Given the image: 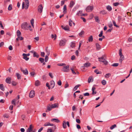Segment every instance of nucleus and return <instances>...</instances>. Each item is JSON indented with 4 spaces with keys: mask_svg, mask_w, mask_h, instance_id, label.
Here are the masks:
<instances>
[{
    "mask_svg": "<svg viewBox=\"0 0 132 132\" xmlns=\"http://www.w3.org/2000/svg\"><path fill=\"white\" fill-rule=\"evenodd\" d=\"M29 5V4H26L24 6V8L26 9H27Z\"/></svg>",
    "mask_w": 132,
    "mask_h": 132,
    "instance_id": "nucleus-59",
    "label": "nucleus"
},
{
    "mask_svg": "<svg viewBox=\"0 0 132 132\" xmlns=\"http://www.w3.org/2000/svg\"><path fill=\"white\" fill-rule=\"evenodd\" d=\"M63 13L64 14H65L67 12V6L66 5H64V6L63 8Z\"/></svg>",
    "mask_w": 132,
    "mask_h": 132,
    "instance_id": "nucleus-21",
    "label": "nucleus"
},
{
    "mask_svg": "<svg viewBox=\"0 0 132 132\" xmlns=\"http://www.w3.org/2000/svg\"><path fill=\"white\" fill-rule=\"evenodd\" d=\"M112 22H113V24L115 26H116V27H119V26H118L116 24V22L114 20H113L112 21Z\"/></svg>",
    "mask_w": 132,
    "mask_h": 132,
    "instance_id": "nucleus-47",
    "label": "nucleus"
},
{
    "mask_svg": "<svg viewBox=\"0 0 132 132\" xmlns=\"http://www.w3.org/2000/svg\"><path fill=\"white\" fill-rule=\"evenodd\" d=\"M96 88L94 87H93L92 88V94L93 95L95 94L96 93V91L95 90Z\"/></svg>",
    "mask_w": 132,
    "mask_h": 132,
    "instance_id": "nucleus-15",
    "label": "nucleus"
},
{
    "mask_svg": "<svg viewBox=\"0 0 132 132\" xmlns=\"http://www.w3.org/2000/svg\"><path fill=\"white\" fill-rule=\"evenodd\" d=\"M120 59L119 60V62L121 63L122 62V61L124 60V57L123 55H120Z\"/></svg>",
    "mask_w": 132,
    "mask_h": 132,
    "instance_id": "nucleus-14",
    "label": "nucleus"
},
{
    "mask_svg": "<svg viewBox=\"0 0 132 132\" xmlns=\"http://www.w3.org/2000/svg\"><path fill=\"white\" fill-rule=\"evenodd\" d=\"M106 9L109 11H110L112 9L111 6L110 5H108L106 6Z\"/></svg>",
    "mask_w": 132,
    "mask_h": 132,
    "instance_id": "nucleus-20",
    "label": "nucleus"
},
{
    "mask_svg": "<svg viewBox=\"0 0 132 132\" xmlns=\"http://www.w3.org/2000/svg\"><path fill=\"white\" fill-rule=\"evenodd\" d=\"M103 34V31H101L100 34L98 35L99 37H102Z\"/></svg>",
    "mask_w": 132,
    "mask_h": 132,
    "instance_id": "nucleus-57",
    "label": "nucleus"
},
{
    "mask_svg": "<svg viewBox=\"0 0 132 132\" xmlns=\"http://www.w3.org/2000/svg\"><path fill=\"white\" fill-rule=\"evenodd\" d=\"M17 36L19 37L21 35V33L19 30H17Z\"/></svg>",
    "mask_w": 132,
    "mask_h": 132,
    "instance_id": "nucleus-31",
    "label": "nucleus"
},
{
    "mask_svg": "<svg viewBox=\"0 0 132 132\" xmlns=\"http://www.w3.org/2000/svg\"><path fill=\"white\" fill-rule=\"evenodd\" d=\"M94 72L95 73H96L97 74H101V72L99 71L98 69L95 70Z\"/></svg>",
    "mask_w": 132,
    "mask_h": 132,
    "instance_id": "nucleus-35",
    "label": "nucleus"
},
{
    "mask_svg": "<svg viewBox=\"0 0 132 132\" xmlns=\"http://www.w3.org/2000/svg\"><path fill=\"white\" fill-rule=\"evenodd\" d=\"M40 85V81L38 80H36L35 83V85L36 86H38Z\"/></svg>",
    "mask_w": 132,
    "mask_h": 132,
    "instance_id": "nucleus-25",
    "label": "nucleus"
},
{
    "mask_svg": "<svg viewBox=\"0 0 132 132\" xmlns=\"http://www.w3.org/2000/svg\"><path fill=\"white\" fill-rule=\"evenodd\" d=\"M48 56L47 55H46L45 56V62H46L48 60Z\"/></svg>",
    "mask_w": 132,
    "mask_h": 132,
    "instance_id": "nucleus-54",
    "label": "nucleus"
},
{
    "mask_svg": "<svg viewBox=\"0 0 132 132\" xmlns=\"http://www.w3.org/2000/svg\"><path fill=\"white\" fill-rule=\"evenodd\" d=\"M93 9V6H88L86 8V10L87 12H90L92 11Z\"/></svg>",
    "mask_w": 132,
    "mask_h": 132,
    "instance_id": "nucleus-4",
    "label": "nucleus"
},
{
    "mask_svg": "<svg viewBox=\"0 0 132 132\" xmlns=\"http://www.w3.org/2000/svg\"><path fill=\"white\" fill-rule=\"evenodd\" d=\"M50 122H46L44 125V126H50Z\"/></svg>",
    "mask_w": 132,
    "mask_h": 132,
    "instance_id": "nucleus-46",
    "label": "nucleus"
},
{
    "mask_svg": "<svg viewBox=\"0 0 132 132\" xmlns=\"http://www.w3.org/2000/svg\"><path fill=\"white\" fill-rule=\"evenodd\" d=\"M105 55H103L101 57L98 58V61L103 62L104 64L106 65L108 64V62L105 60Z\"/></svg>",
    "mask_w": 132,
    "mask_h": 132,
    "instance_id": "nucleus-1",
    "label": "nucleus"
},
{
    "mask_svg": "<svg viewBox=\"0 0 132 132\" xmlns=\"http://www.w3.org/2000/svg\"><path fill=\"white\" fill-rule=\"evenodd\" d=\"M57 105V104L56 103H55L53 104H52L51 105L52 106V108H58V106Z\"/></svg>",
    "mask_w": 132,
    "mask_h": 132,
    "instance_id": "nucleus-27",
    "label": "nucleus"
},
{
    "mask_svg": "<svg viewBox=\"0 0 132 132\" xmlns=\"http://www.w3.org/2000/svg\"><path fill=\"white\" fill-rule=\"evenodd\" d=\"M22 56H23V58L26 60L28 61L29 59V58L27 57L26 55H23V53L22 54Z\"/></svg>",
    "mask_w": 132,
    "mask_h": 132,
    "instance_id": "nucleus-29",
    "label": "nucleus"
},
{
    "mask_svg": "<svg viewBox=\"0 0 132 132\" xmlns=\"http://www.w3.org/2000/svg\"><path fill=\"white\" fill-rule=\"evenodd\" d=\"M66 124V121H63L62 123V126L63 128L65 129L67 127Z\"/></svg>",
    "mask_w": 132,
    "mask_h": 132,
    "instance_id": "nucleus-18",
    "label": "nucleus"
},
{
    "mask_svg": "<svg viewBox=\"0 0 132 132\" xmlns=\"http://www.w3.org/2000/svg\"><path fill=\"white\" fill-rule=\"evenodd\" d=\"M16 99H14L11 102L12 104H14L15 105V102L16 101Z\"/></svg>",
    "mask_w": 132,
    "mask_h": 132,
    "instance_id": "nucleus-48",
    "label": "nucleus"
},
{
    "mask_svg": "<svg viewBox=\"0 0 132 132\" xmlns=\"http://www.w3.org/2000/svg\"><path fill=\"white\" fill-rule=\"evenodd\" d=\"M69 85L68 84V82H67L65 84V85L64 86V87L65 88H67L68 87H69Z\"/></svg>",
    "mask_w": 132,
    "mask_h": 132,
    "instance_id": "nucleus-63",
    "label": "nucleus"
},
{
    "mask_svg": "<svg viewBox=\"0 0 132 132\" xmlns=\"http://www.w3.org/2000/svg\"><path fill=\"white\" fill-rule=\"evenodd\" d=\"M47 47H46V48L45 50L46 52L47 55V56H48L50 54V52L49 51H48L47 50Z\"/></svg>",
    "mask_w": 132,
    "mask_h": 132,
    "instance_id": "nucleus-36",
    "label": "nucleus"
},
{
    "mask_svg": "<svg viewBox=\"0 0 132 132\" xmlns=\"http://www.w3.org/2000/svg\"><path fill=\"white\" fill-rule=\"evenodd\" d=\"M20 70L21 71L23 72L24 75H28V72L27 69H26L24 70L22 68H21Z\"/></svg>",
    "mask_w": 132,
    "mask_h": 132,
    "instance_id": "nucleus-6",
    "label": "nucleus"
},
{
    "mask_svg": "<svg viewBox=\"0 0 132 132\" xmlns=\"http://www.w3.org/2000/svg\"><path fill=\"white\" fill-rule=\"evenodd\" d=\"M82 11H79V12H78L77 13V15L78 16H81L82 15Z\"/></svg>",
    "mask_w": 132,
    "mask_h": 132,
    "instance_id": "nucleus-40",
    "label": "nucleus"
},
{
    "mask_svg": "<svg viewBox=\"0 0 132 132\" xmlns=\"http://www.w3.org/2000/svg\"><path fill=\"white\" fill-rule=\"evenodd\" d=\"M28 23L26 22H24L21 25V28L22 29L28 30Z\"/></svg>",
    "mask_w": 132,
    "mask_h": 132,
    "instance_id": "nucleus-3",
    "label": "nucleus"
},
{
    "mask_svg": "<svg viewBox=\"0 0 132 132\" xmlns=\"http://www.w3.org/2000/svg\"><path fill=\"white\" fill-rule=\"evenodd\" d=\"M0 88L3 91L4 90V87L3 84H2L0 85Z\"/></svg>",
    "mask_w": 132,
    "mask_h": 132,
    "instance_id": "nucleus-26",
    "label": "nucleus"
},
{
    "mask_svg": "<svg viewBox=\"0 0 132 132\" xmlns=\"http://www.w3.org/2000/svg\"><path fill=\"white\" fill-rule=\"evenodd\" d=\"M69 66L68 65L64 67H63L62 69V70L64 72H68L69 71Z\"/></svg>",
    "mask_w": 132,
    "mask_h": 132,
    "instance_id": "nucleus-5",
    "label": "nucleus"
},
{
    "mask_svg": "<svg viewBox=\"0 0 132 132\" xmlns=\"http://www.w3.org/2000/svg\"><path fill=\"white\" fill-rule=\"evenodd\" d=\"M118 21L120 22L122 19V17L121 16H118Z\"/></svg>",
    "mask_w": 132,
    "mask_h": 132,
    "instance_id": "nucleus-56",
    "label": "nucleus"
},
{
    "mask_svg": "<svg viewBox=\"0 0 132 132\" xmlns=\"http://www.w3.org/2000/svg\"><path fill=\"white\" fill-rule=\"evenodd\" d=\"M107 13L104 10H103L100 12V14L104 15Z\"/></svg>",
    "mask_w": 132,
    "mask_h": 132,
    "instance_id": "nucleus-28",
    "label": "nucleus"
},
{
    "mask_svg": "<svg viewBox=\"0 0 132 132\" xmlns=\"http://www.w3.org/2000/svg\"><path fill=\"white\" fill-rule=\"evenodd\" d=\"M12 5L11 4H10L9 5L8 8V10L9 11H11L12 10Z\"/></svg>",
    "mask_w": 132,
    "mask_h": 132,
    "instance_id": "nucleus-53",
    "label": "nucleus"
},
{
    "mask_svg": "<svg viewBox=\"0 0 132 132\" xmlns=\"http://www.w3.org/2000/svg\"><path fill=\"white\" fill-rule=\"evenodd\" d=\"M10 0H4V4L5 5L7 4L8 2H9Z\"/></svg>",
    "mask_w": 132,
    "mask_h": 132,
    "instance_id": "nucleus-42",
    "label": "nucleus"
},
{
    "mask_svg": "<svg viewBox=\"0 0 132 132\" xmlns=\"http://www.w3.org/2000/svg\"><path fill=\"white\" fill-rule=\"evenodd\" d=\"M50 86L52 87V88H53L54 86H55V82L53 80H52L51 81Z\"/></svg>",
    "mask_w": 132,
    "mask_h": 132,
    "instance_id": "nucleus-13",
    "label": "nucleus"
},
{
    "mask_svg": "<svg viewBox=\"0 0 132 132\" xmlns=\"http://www.w3.org/2000/svg\"><path fill=\"white\" fill-rule=\"evenodd\" d=\"M31 76L32 77H34V75H35V73L34 72H31L30 73Z\"/></svg>",
    "mask_w": 132,
    "mask_h": 132,
    "instance_id": "nucleus-51",
    "label": "nucleus"
},
{
    "mask_svg": "<svg viewBox=\"0 0 132 132\" xmlns=\"http://www.w3.org/2000/svg\"><path fill=\"white\" fill-rule=\"evenodd\" d=\"M84 31L82 30L81 32L79 34V35L80 37H81V36L84 34Z\"/></svg>",
    "mask_w": 132,
    "mask_h": 132,
    "instance_id": "nucleus-41",
    "label": "nucleus"
},
{
    "mask_svg": "<svg viewBox=\"0 0 132 132\" xmlns=\"http://www.w3.org/2000/svg\"><path fill=\"white\" fill-rule=\"evenodd\" d=\"M51 38H54V40H55L56 38V34H52L51 35Z\"/></svg>",
    "mask_w": 132,
    "mask_h": 132,
    "instance_id": "nucleus-38",
    "label": "nucleus"
},
{
    "mask_svg": "<svg viewBox=\"0 0 132 132\" xmlns=\"http://www.w3.org/2000/svg\"><path fill=\"white\" fill-rule=\"evenodd\" d=\"M33 56L34 57H36L37 58H38L39 56V55L36 52L34 53L33 54Z\"/></svg>",
    "mask_w": 132,
    "mask_h": 132,
    "instance_id": "nucleus-24",
    "label": "nucleus"
},
{
    "mask_svg": "<svg viewBox=\"0 0 132 132\" xmlns=\"http://www.w3.org/2000/svg\"><path fill=\"white\" fill-rule=\"evenodd\" d=\"M75 46V43H74L72 42L70 45L71 47L72 48L74 47Z\"/></svg>",
    "mask_w": 132,
    "mask_h": 132,
    "instance_id": "nucleus-52",
    "label": "nucleus"
},
{
    "mask_svg": "<svg viewBox=\"0 0 132 132\" xmlns=\"http://www.w3.org/2000/svg\"><path fill=\"white\" fill-rule=\"evenodd\" d=\"M62 28L66 31H69V27L68 25L66 26H61Z\"/></svg>",
    "mask_w": 132,
    "mask_h": 132,
    "instance_id": "nucleus-8",
    "label": "nucleus"
},
{
    "mask_svg": "<svg viewBox=\"0 0 132 132\" xmlns=\"http://www.w3.org/2000/svg\"><path fill=\"white\" fill-rule=\"evenodd\" d=\"M43 7L42 4H40L38 6V11L39 12L41 13L43 11Z\"/></svg>",
    "mask_w": 132,
    "mask_h": 132,
    "instance_id": "nucleus-2",
    "label": "nucleus"
},
{
    "mask_svg": "<svg viewBox=\"0 0 132 132\" xmlns=\"http://www.w3.org/2000/svg\"><path fill=\"white\" fill-rule=\"evenodd\" d=\"M34 20L33 19H31L30 21V22L31 25L32 27H34Z\"/></svg>",
    "mask_w": 132,
    "mask_h": 132,
    "instance_id": "nucleus-43",
    "label": "nucleus"
},
{
    "mask_svg": "<svg viewBox=\"0 0 132 132\" xmlns=\"http://www.w3.org/2000/svg\"><path fill=\"white\" fill-rule=\"evenodd\" d=\"M39 61L41 62V63H43L44 61V59L43 58H39Z\"/></svg>",
    "mask_w": 132,
    "mask_h": 132,
    "instance_id": "nucleus-37",
    "label": "nucleus"
},
{
    "mask_svg": "<svg viewBox=\"0 0 132 132\" xmlns=\"http://www.w3.org/2000/svg\"><path fill=\"white\" fill-rule=\"evenodd\" d=\"M11 78L8 77L6 79L5 81L7 83L10 84L11 83Z\"/></svg>",
    "mask_w": 132,
    "mask_h": 132,
    "instance_id": "nucleus-11",
    "label": "nucleus"
},
{
    "mask_svg": "<svg viewBox=\"0 0 132 132\" xmlns=\"http://www.w3.org/2000/svg\"><path fill=\"white\" fill-rule=\"evenodd\" d=\"M66 41L65 39L61 40L60 42L59 45L60 46H64L65 44Z\"/></svg>",
    "mask_w": 132,
    "mask_h": 132,
    "instance_id": "nucleus-7",
    "label": "nucleus"
},
{
    "mask_svg": "<svg viewBox=\"0 0 132 132\" xmlns=\"http://www.w3.org/2000/svg\"><path fill=\"white\" fill-rule=\"evenodd\" d=\"M33 128V127H32V125H30L29 127L27 130V132H31L32 130H33V129H32Z\"/></svg>",
    "mask_w": 132,
    "mask_h": 132,
    "instance_id": "nucleus-10",
    "label": "nucleus"
},
{
    "mask_svg": "<svg viewBox=\"0 0 132 132\" xmlns=\"http://www.w3.org/2000/svg\"><path fill=\"white\" fill-rule=\"evenodd\" d=\"M16 76L18 79H21V76L19 73H16Z\"/></svg>",
    "mask_w": 132,
    "mask_h": 132,
    "instance_id": "nucleus-17",
    "label": "nucleus"
},
{
    "mask_svg": "<svg viewBox=\"0 0 132 132\" xmlns=\"http://www.w3.org/2000/svg\"><path fill=\"white\" fill-rule=\"evenodd\" d=\"M52 108L51 105L50 104L48 105L47 106V110H46V112H47V110H48V111H51L52 109Z\"/></svg>",
    "mask_w": 132,
    "mask_h": 132,
    "instance_id": "nucleus-16",
    "label": "nucleus"
},
{
    "mask_svg": "<svg viewBox=\"0 0 132 132\" xmlns=\"http://www.w3.org/2000/svg\"><path fill=\"white\" fill-rule=\"evenodd\" d=\"M12 84L13 85L16 86L17 84V83L15 81H13L12 82Z\"/></svg>",
    "mask_w": 132,
    "mask_h": 132,
    "instance_id": "nucleus-60",
    "label": "nucleus"
},
{
    "mask_svg": "<svg viewBox=\"0 0 132 132\" xmlns=\"http://www.w3.org/2000/svg\"><path fill=\"white\" fill-rule=\"evenodd\" d=\"M3 117L4 118H9V116L8 114L6 113H5L3 115Z\"/></svg>",
    "mask_w": 132,
    "mask_h": 132,
    "instance_id": "nucleus-39",
    "label": "nucleus"
},
{
    "mask_svg": "<svg viewBox=\"0 0 132 132\" xmlns=\"http://www.w3.org/2000/svg\"><path fill=\"white\" fill-rule=\"evenodd\" d=\"M47 132H54V131H52V129H51L49 128L48 129Z\"/></svg>",
    "mask_w": 132,
    "mask_h": 132,
    "instance_id": "nucleus-64",
    "label": "nucleus"
},
{
    "mask_svg": "<svg viewBox=\"0 0 132 132\" xmlns=\"http://www.w3.org/2000/svg\"><path fill=\"white\" fill-rule=\"evenodd\" d=\"M96 49L97 50H99L101 49V47L100 44L98 43H96Z\"/></svg>",
    "mask_w": 132,
    "mask_h": 132,
    "instance_id": "nucleus-22",
    "label": "nucleus"
},
{
    "mask_svg": "<svg viewBox=\"0 0 132 132\" xmlns=\"http://www.w3.org/2000/svg\"><path fill=\"white\" fill-rule=\"evenodd\" d=\"M119 65L118 63H114L112 65L113 67H117Z\"/></svg>",
    "mask_w": 132,
    "mask_h": 132,
    "instance_id": "nucleus-55",
    "label": "nucleus"
},
{
    "mask_svg": "<svg viewBox=\"0 0 132 132\" xmlns=\"http://www.w3.org/2000/svg\"><path fill=\"white\" fill-rule=\"evenodd\" d=\"M91 64L89 62H87L85 63L84 64V67L88 68L90 66Z\"/></svg>",
    "mask_w": 132,
    "mask_h": 132,
    "instance_id": "nucleus-12",
    "label": "nucleus"
},
{
    "mask_svg": "<svg viewBox=\"0 0 132 132\" xmlns=\"http://www.w3.org/2000/svg\"><path fill=\"white\" fill-rule=\"evenodd\" d=\"M50 126H54V127H52L53 129V130H55V129H56V126H55V125L54 124H51L50 123Z\"/></svg>",
    "mask_w": 132,
    "mask_h": 132,
    "instance_id": "nucleus-45",
    "label": "nucleus"
},
{
    "mask_svg": "<svg viewBox=\"0 0 132 132\" xmlns=\"http://www.w3.org/2000/svg\"><path fill=\"white\" fill-rule=\"evenodd\" d=\"M119 4V3L118 2H116L114 3L113 4V5L115 6H118Z\"/></svg>",
    "mask_w": 132,
    "mask_h": 132,
    "instance_id": "nucleus-61",
    "label": "nucleus"
},
{
    "mask_svg": "<svg viewBox=\"0 0 132 132\" xmlns=\"http://www.w3.org/2000/svg\"><path fill=\"white\" fill-rule=\"evenodd\" d=\"M95 19V21L97 22H99L100 21L99 20V18L98 16H95L94 17Z\"/></svg>",
    "mask_w": 132,
    "mask_h": 132,
    "instance_id": "nucleus-34",
    "label": "nucleus"
},
{
    "mask_svg": "<svg viewBox=\"0 0 132 132\" xmlns=\"http://www.w3.org/2000/svg\"><path fill=\"white\" fill-rule=\"evenodd\" d=\"M35 96V92L34 90H31L29 93V96L30 98L33 97Z\"/></svg>",
    "mask_w": 132,
    "mask_h": 132,
    "instance_id": "nucleus-9",
    "label": "nucleus"
},
{
    "mask_svg": "<svg viewBox=\"0 0 132 132\" xmlns=\"http://www.w3.org/2000/svg\"><path fill=\"white\" fill-rule=\"evenodd\" d=\"M117 127V126L116 124H114V125H112L111 126L110 128L111 129H113L114 128L116 127Z\"/></svg>",
    "mask_w": 132,
    "mask_h": 132,
    "instance_id": "nucleus-44",
    "label": "nucleus"
},
{
    "mask_svg": "<svg viewBox=\"0 0 132 132\" xmlns=\"http://www.w3.org/2000/svg\"><path fill=\"white\" fill-rule=\"evenodd\" d=\"M52 121H55V122L57 123H58L60 122V121L58 119L56 118H54L52 119L51 120Z\"/></svg>",
    "mask_w": 132,
    "mask_h": 132,
    "instance_id": "nucleus-23",
    "label": "nucleus"
},
{
    "mask_svg": "<svg viewBox=\"0 0 132 132\" xmlns=\"http://www.w3.org/2000/svg\"><path fill=\"white\" fill-rule=\"evenodd\" d=\"M122 49H120L119 50V54L120 55H123L122 53Z\"/></svg>",
    "mask_w": 132,
    "mask_h": 132,
    "instance_id": "nucleus-58",
    "label": "nucleus"
},
{
    "mask_svg": "<svg viewBox=\"0 0 132 132\" xmlns=\"http://www.w3.org/2000/svg\"><path fill=\"white\" fill-rule=\"evenodd\" d=\"M101 83L102 85H105L106 84V81L105 80H103L102 81Z\"/></svg>",
    "mask_w": 132,
    "mask_h": 132,
    "instance_id": "nucleus-50",
    "label": "nucleus"
},
{
    "mask_svg": "<svg viewBox=\"0 0 132 132\" xmlns=\"http://www.w3.org/2000/svg\"><path fill=\"white\" fill-rule=\"evenodd\" d=\"M93 40V36L92 35L90 36V37L88 39V41L89 42H92Z\"/></svg>",
    "mask_w": 132,
    "mask_h": 132,
    "instance_id": "nucleus-30",
    "label": "nucleus"
},
{
    "mask_svg": "<svg viewBox=\"0 0 132 132\" xmlns=\"http://www.w3.org/2000/svg\"><path fill=\"white\" fill-rule=\"evenodd\" d=\"M111 74L110 73H107L105 75V77L107 78H108L110 77V76H111Z\"/></svg>",
    "mask_w": 132,
    "mask_h": 132,
    "instance_id": "nucleus-49",
    "label": "nucleus"
},
{
    "mask_svg": "<svg viewBox=\"0 0 132 132\" xmlns=\"http://www.w3.org/2000/svg\"><path fill=\"white\" fill-rule=\"evenodd\" d=\"M74 4L75 3L73 1H71L70 3V7H72L73 6Z\"/></svg>",
    "mask_w": 132,
    "mask_h": 132,
    "instance_id": "nucleus-32",
    "label": "nucleus"
},
{
    "mask_svg": "<svg viewBox=\"0 0 132 132\" xmlns=\"http://www.w3.org/2000/svg\"><path fill=\"white\" fill-rule=\"evenodd\" d=\"M45 53L44 52H41V55L42 57H44L45 56Z\"/></svg>",
    "mask_w": 132,
    "mask_h": 132,
    "instance_id": "nucleus-62",
    "label": "nucleus"
},
{
    "mask_svg": "<svg viewBox=\"0 0 132 132\" xmlns=\"http://www.w3.org/2000/svg\"><path fill=\"white\" fill-rule=\"evenodd\" d=\"M80 86V85H78L75 86L73 89V91H75L77 89L78 87Z\"/></svg>",
    "mask_w": 132,
    "mask_h": 132,
    "instance_id": "nucleus-33",
    "label": "nucleus"
},
{
    "mask_svg": "<svg viewBox=\"0 0 132 132\" xmlns=\"http://www.w3.org/2000/svg\"><path fill=\"white\" fill-rule=\"evenodd\" d=\"M72 23H73L74 26L75 25V23L74 22H73L72 20L71 19H70L69 21V24L70 26H72Z\"/></svg>",
    "mask_w": 132,
    "mask_h": 132,
    "instance_id": "nucleus-19",
    "label": "nucleus"
}]
</instances>
